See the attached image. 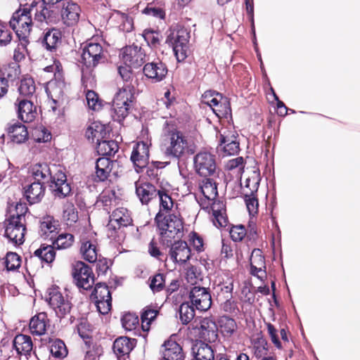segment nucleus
Here are the masks:
<instances>
[{
    "mask_svg": "<svg viewBox=\"0 0 360 360\" xmlns=\"http://www.w3.org/2000/svg\"><path fill=\"white\" fill-rule=\"evenodd\" d=\"M35 182L49 184V187L56 197L63 198L71 193L70 184L68 182L65 168L60 165L38 163L32 168Z\"/></svg>",
    "mask_w": 360,
    "mask_h": 360,
    "instance_id": "1",
    "label": "nucleus"
},
{
    "mask_svg": "<svg viewBox=\"0 0 360 360\" xmlns=\"http://www.w3.org/2000/svg\"><path fill=\"white\" fill-rule=\"evenodd\" d=\"M162 131L166 146L165 153L167 156L179 160L195 153L193 143L184 132L179 130L174 122L166 121Z\"/></svg>",
    "mask_w": 360,
    "mask_h": 360,
    "instance_id": "2",
    "label": "nucleus"
},
{
    "mask_svg": "<svg viewBox=\"0 0 360 360\" xmlns=\"http://www.w3.org/2000/svg\"><path fill=\"white\" fill-rule=\"evenodd\" d=\"M106 56L103 46L92 39L82 47L81 59L82 82L85 88L93 86L96 82L94 69L101 63H104Z\"/></svg>",
    "mask_w": 360,
    "mask_h": 360,
    "instance_id": "3",
    "label": "nucleus"
},
{
    "mask_svg": "<svg viewBox=\"0 0 360 360\" xmlns=\"http://www.w3.org/2000/svg\"><path fill=\"white\" fill-rule=\"evenodd\" d=\"M160 242L167 246L184 234V219L180 212L171 214H156L154 218Z\"/></svg>",
    "mask_w": 360,
    "mask_h": 360,
    "instance_id": "4",
    "label": "nucleus"
},
{
    "mask_svg": "<svg viewBox=\"0 0 360 360\" xmlns=\"http://www.w3.org/2000/svg\"><path fill=\"white\" fill-rule=\"evenodd\" d=\"M32 15L30 5L28 7L20 8L13 13L9 25L18 37L30 38L33 26Z\"/></svg>",
    "mask_w": 360,
    "mask_h": 360,
    "instance_id": "5",
    "label": "nucleus"
},
{
    "mask_svg": "<svg viewBox=\"0 0 360 360\" xmlns=\"http://www.w3.org/2000/svg\"><path fill=\"white\" fill-rule=\"evenodd\" d=\"M202 103L210 106L218 117H226L231 112L230 102L216 91L207 90L202 95Z\"/></svg>",
    "mask_w": 360,
    "mask_h": 360,
    "instance_id": "6",
    "label": "nucleus"
},
{
    "mask_svg": "<svg viewBox=\"0 0 360 360\" xmlns=\"http://www.w3.org/2000/svg\"><path fill=\"white\" fill-rule=\"evenodd\" d=\"M72 276L79 289L91 290L94 285L95 276L92 269L82 261H77L72 266Z\"/></svg>",
    "mask_w": 360,
    "mask_h": 360,
    "instance_id": "7",
    "label": "nucleus"
},
{
    "mask_svg": "<svg viewBox=\"0 0 360 360\" xmlns=\"http://www.w3.org/2000/svg\"><path fill=\"white\" fill-rule=\"evenodd\" d=\"M79 252L82 259L89 263L96 262L98 258V243L96 233L84 231L79 236Z\"/></svg>",
    "mask_w": 360,
    "mask_h": 360,
    "instance_id": "8",
    "label": "nucleus"
},
{
    "mask_svg": "<svg viewBox=\"0 0 360 360\" xmlns=\"http://www.w3.org/2000/svg\"><path fill=\"white\" fill-rule=\"evenodd\" d=\"M46 301L60 319L64 318L71 311L72 307L71 302L68 300V296H63L58 287L49 289Z\"/></svg>",
    "mask_w": 360,
    "mask_h": 360,
    "instance_id": "9",
    "label": "nucleus"
},
{
    "mask_svg": "<svg viewBox=\"0 0 360 360\" xmlns=\"http://www.w3.org/2000/svg\"><path fill=\"white\" fill-rule=\"evenodd\" d=\"M135 101L134 95L117 91L113 98V120L118 122L123 121L129 114Z\"/></svg>",
    "mask_w": 360,
    "mask_h": 360,
    "instance_id": "10",
    "label": "nucleus"
},
{
    "mask_svg": "<svg viewBox=\"0 0 360 360\" xmlns=\"http://www.w3.org/2000/svg\"><path fill=\"white\" fill-rule=\"evenodd\" d=\"M193 165L195 172L200 176H212L217 169L216 156L208 151L201 150L194 156Z\"/></svg>",
    "mask_w": 360,
    "mask_h": 360,
    "instance_id": "11",
    "label": "nucleus"
},
{
    "mask_svg": "<svg viewBox=\"0 0 360 360\" xmlns=\"http://www.w3.org/2000/svg\"><path fill=\"white\" fill-rule=\"evenodd\" d=\"M120 57L124 65L133 68H141L148 60L146 51L135 44L122 48Z\"/></svg>",
    "mask_w": 360,
    "mask_h": 360,
    "instance_id": "12",
    "label": "nucleus"
},
{
    "mask_svg": "<svg viewBox=\"0 0 360 360\" xmlns=\"http://www.w3.org/2000/svg\"><path fill=\"white\" fill-rule=\"evenodd\" d=\"M4 236L13 244L21 245L25 241L26 222L7 217L4 221Z\"/></svg>",
    "mask_w": 360,
    "mask_h": 360,
    "instance_id": "13",
    "label": "nucleus"
},
{
    "mask_svg": "<svg viewBox=\"0 0 360 360\" xmlns=\"http://www.w3.org/2000/svg\"><path fill=\"white\" fill-rule=\"evenodd\" d=\"M30 10L34 15V20L40 25L44 23L53 24L58 20V16L56 11L51 9L49 4L33 1L30 4Z\"/></svg>",
    "mask_w": 360,
    "mask_h": 360,
    "instance_id": "14",
    "label": "nucleus"
},
{
    "mask_svg": "<svg viewBox=\"0 0 360 360\" xmlns=\"http://www.w3.org/2000/svg\"><path fill=\"white\" fill-rule=\"evenodd\" d=\"M188 298L191 304L198 310L205 311L212 305V297L209 288L193 286L189 291Z\"/></svg>",
    "mask_w": 360,
    "mask_h": 360,
    "instance_id": "15",
    "label": "nucleus"
},
{
    "mask_svg": "<svg viewBox=\"0 0 360 360\" xmlns=\"http://www.w3.org/2000/svg\"><path fill=\"white\" fill-rule=\"evenodd\" d=\"M173 191L171 188V185L168 183L160 184V191L158 198L159 200V210L156 214H171L174 212L173 210L174 205L178 204L176 200L173 198Z\"/></svg>",
    "mask_w": 360,
    "mask_h": 360,
    "instance_id": "16",
    "label": "nucleus"
},
{
    "mask_svg": "<svg viewBox=\"0 0 360 360\" xmlns=\"http://www.w3.org/2000/svg\"><path fill=\"white\" fill-rule=\"evenodd\" d=\"M14 105L18 119L24 123L32 122L36 119L37 106L31 99L18 97Z\"/></svg>",
    "mask_w": 360,
    "mask_h": 360,
    "instance_id": "17",
    "label": "nucleus"
},
{
    "mask_svg": "<svg viewBox=\"0 0 360 360\" xmlns=\"http://www.w3.org/2000/svg\"><path fill=\"white\" fill-rule=\"evenodd\" d=\"M219 147L223 156L234 155L240 150V143L236 131H224L219 135Z\"/></svg>",
    "mask_w": 360,
    "mask_h": 360,
    "instance_id": "18",
    "label": "nucleus"
},
{
    "mask_svg": "<svg viewBox=\"0 0 360 360\" xmlns=\"http://www.w3.org/2000/svg\"><path fill=\"white\" fill-rule=\"evenodd\" d=\"M132 68L126 65L117 68L118 74L123 82V86L118 89V92L135 96V88L138 86L139 81Z\"/></svg>",
    "mask_w": 360,
    "mask_h": 360,
    "instance_id": "19",
    "label": "nucleus"
},
{
    "mask_svg": "<svg viewBox=\"0 0 360 360\" xmlns=\"http://www.w3.org/2000/svg\"><path fill=\"white\" fill-rule=\"evenodd\" d=\"M82 9L79 4L72 0L63 3L60 9V18L63 23L67 27L76 25L80 18Z\"/></svg>",
    "mask_w": 360,
    "mask_h": 360,
    "instance_id": "20",
    "label": "nucleus"
},
{
    "mask_svg": "<svg viewBox=\"0 0 360 360\" xmlns=\"http://www.w3.org/2000/svg\"><path fill=\"white\" fill-rule=\"evenodd\" d=\"M168 72L167 66L159 58L152 62H146L143 67V73L146 77L154 82L162 81Z\"/></svg>",
    "mask_w": 360,
    "mask_h": 360,
    "instance_id": "21",
    "label": "nucleus"
},
{
    "mask_svg": "<svg viewBox=\"0 0 360 360\" xmlns=\"http://www.w3.org/2000/svg\"><path fill=\"white\" fill-rule=\"evenodd\" d=\"M168 255L174 263L184 264L191 257V250L184 240H178L172 243Z\"/></svg>",
    "mask_w": 360,
    "mask_h": 360,
    "instance_id": "22",
    "label": "nucleus"
},
{
    "mask_svg": "<svg viewBox=\"0 0 360 360\" xmlns=\"http://www.w3.org/2000/svg\"><path fill=\"white\" fill-rule=\"evenodd\" d=\"M160 184L156 186L150 182L136 183V194L142 205H148L159 195Z\"/></svg>",
    "mask_w": 360,
    "mask_h": 360,
    "instance_id": "23",
    "label": "nucleus"
},
{
    "mask_svg": "<svg viewBox=\"0 0 360 360\" xmlns=\"http://www.w3.org/2000/svg\"><path fill=\"white\" fill-rule=\"evenodd\" d=\"M149 156L148 145L143 141H140L134 145L130 159L136 168L141 169L147 166Z\"/></svg>",
    "mask_w": 360,
    "mask_h": 360,
    "instance_id": "24",
    "label": "nucleus"
},
{
    "mask_svg": "<svg viewBox=\"0 0 360 360\" xmlns=\"http://www.w3.org/2000/svg\"><path fill=\"white\" fill-rule=\"evenodd\" d=\"M162 347V355L167 360H185L186 352L184 351L183 347L175 340L173 335L165 341Z\"/></svg>",
    "mask_w": 360,
    "mask_h": 360,
    "instance_id": "25",
    "label": "nucleus"
},
{
    "mask_svg": "<svg viewBox=\"0 0 360 360\" xmlns=\"http://www.w3.org/2000/svg\"><path fill=\"white\" fill-rule=\"evenodd\" d=\"M199 330L200 338L208 342H214L218 338V327L214 321L210 317L202 319L199 323V326H196Z\"/></svg>",
    "mask_w": 360,
    "mask_h": 360,
    "instance_id": "26",
    "label": "nucleus"
},
{
    "mask_svg": "<svg viewBox=\"0 0 360 360\" xmlns=\"http://www.w3.org/2000/svg\"><path fill=\"white\" fill-rule=\"evenodd\" d=\"M116 162L106 157L96 160L94 181L96 183L104 182L108 179Z\"/></svg>",
    "mask_w": 360,
    "mask_h": 360,
    "instance_id": "27",
    "label": "nucleus"
},
{
    "mask_svg": "<svg viewBox=\"0 0 360 360\" xmlns=\"http://www.w3.org/2000/svg\"><path fill=\"white\" fill-rule=\"evenodd\" d=\"M56 250L52 245L46 243L41 244L39 248L35 250L30 259H26V265L28 262H31L34 258L38 259L42 266L44 264H51L56 258Z\"/></svg>",
    "mask_w": 360,
    "mask_h": 360,
    "instance_id": "28",
    "label": "nucleus"
},
{
    "mask_svg": "<svg viewBox=\"0 0 360 360\" xmlns=\"http://www.w3.org/2000/svg\"><path fill=\"white\" fill-rule=\"evenodd\" d=\"M12 343L13 348L15 350L18 356H25L27 359L31 356L34 344L30 335L18 334L13 338Z\"/></svg>",
    "mask_w": 360,
    "mask_h": 360,
    "instance_id": "29",
    "label": "nucleus"
},
{
    "mask_svg": "<svg viewBox=\"0 0 360 360\" xmlns=\"http://www.w3.org/2000/svg\"><path fill=\"white\" fill-rule=\"evenodd\" d=\"M137 340L134 338H129L126 336H121L115 339L113 342L112 349L118 360L122 357H129L130 352L136 345Z\"/></svg>",
    "mask_w": 360,
    "mask_h": 360,
    "instance_id": "30",
    "label": "nucleus"
},
{
    "mask_svg": "<svg viewBox=\"0 0 360 360\" xmlns=\"http://www.w3.org/2000/svg\"><path fill=\"white\" fill-rule=\"evenodd\" d=\"M200 189L205 197V200H202L200 205L202 209H207L210 202L218 196L217 183L212 179L205 178L200 184Z\"/></svg>",
    "mask_w": 360,
    "mask_h": 360,
    "instance_id": "31",
    "label": "nucleus"
},
{
    "mask_svg": "<svg viewBox=\"0 0 360 360\" xmlns=\"http://www.w3.org/2000/svg\"><path fill=\"white\" fill-rule=\"evenodd\" d=\"M51 326L50 320L46 312H39L30 321L29 328L33 335L41 336L46 334Z\"/></svg>",
    "mask_w": 360,
    "mask_h": 360,
    "instance_id": "32",
    "label": "nucleus"
},
{
    "mask_svg": "<svg viewBox=\"0 0 360 360\" xmlns=\"http://www.w3.org/2000/svg\"><path fill=\"white\" fill-rule=\"evenodd\" d=\"M259 173L255 172V177H253L252 188H250V192L246 191L244 193V200L250 214H257L258 212L259 202L256 193L259 188Z\"/></svg>",
    "mask_w": 360,
    "mask_h": 360,
    "instance_id": "33",
    "label": "nucleus"
},
{
    "mask_svg": "<svg viewBox=\"0 0 360 360\" xmlns=\"http://www.w3.org/2000/svg\"><path fill=\"white\" fill-rule=\"evenodd\" d=\"M191 353L193 360H214L213 349L202 340H196L193 343Z\"/></svg>",
    "mask_w": 360,
    "mask_h": 360,
    "instance_id": "34",
    "label": "nucleus"
},
{
    "mask_svg": "<svg viewBox=\"0 0 360 360\" xmlns=\"http://www.w3.org/2000/svg\"><path fill=\"white\" fill-rule=\"evenodd\" d=\"M250 274L258 278H262L259 274H266V262L264 256L260 249L255 248L250 258Z\"/></svg>",
    "mask_w": 360,
    "mask_h": 360,
    "instance_id": "35",
    "label": "nucleus"
},
{
    "mask_svg": "<svg viewBox=\"0 0 360 360\" xmlns=\"http://www.w3.org/2000/svg\"><path fill=\"white\" fill-rule=\"evenodd\" d=\"M46 187L41 182H33L24 188V196L30 205L41 201L45 194Z\"/></svg>",
    "mask_w": 360,
    "mask_h": 360,
    "instance_id": "36",
    "label": "nucleus"
},
{
    "mask_svg": "<svg viewBox=\"0 0 360 360\" xmlns=\"http://www.w3.org/2000/svg\"><path fill=\"white\" fill-rule=\"evenodd\" d=\"M6 131L8 136L14 143H22L28 139L27 129L20 122L9 124Z\"/></svg>",
    "mask_w": 360,
    "mask_h": 360,
    "instance_id": "37",
    "label": "nucleus"
},
{
    "mask_svg": "<svg viewBox=\"0 0 360 360\" xmlns=\"http://www.w3.org/2000/svg\"><path fill=\"white\" fill-rule=\"evenodd\" d=\"M250 343L252 353L257 359H261L268 354V342L262 331L251 338Z\"/></svg>",
    "mask_w": 360,
    "mask_h": 360,
    "instance_id": "38",
    "label": "nucleus"
},
{
    "mask_svg": "<svg viewBox=\"0 0 360 360\" xmlns=\"http://www.w3.org/2000/svg\"><path fill=\"white\" fill-rule=\"evenodd\" d=\"M108 132L106 131L105 125L99 122L91 123L86 129L85 136L91 141V143L98 142L103 139H107Z\"/></svg>",
    "mask_w": 360,
    "mask_h": 360,
    "instance_id": "39",
    "label": "nucleus"
},
{
    "mask_svg": "<svg viewBox=\"0 0 360 360\" xmlns=\"http://www.w3.org/2000/svg\"><path fill=\"white\" fill-rule=\"evenodd\" d=\"M219 327L221 334L227 339L233 338L238 330V325L235 319L227 316H222L219 319Z\"/></svg>",
    "mask_w": 360,
    "mask_h": 360,
    "instance_id": "40",
    "label": "nucleus"
},
{
    "mask_svg": "<svg viewBox=\"0 0 360 360\" xmlns=\"http://www.w3.org/2000/svg\"><path fill=\"white\" fill-rule=\"evenodd\" d=\"M18 90L20 98L31 99L37 90L34 79L31 76H24L20 80Z\"/></svg>",
    "mask_w": 360,
    "mask_h": 360,
    "instance_id": "41",
    "label": "nucleus"
},
{
    "mask_svg": "<svg viewBox=\"0 0 360 360\" xmlns=\"http://www.w3.org/2000/svg\"><path fill=\"white\" fill-rule=\"evenodd\" d=\"M62 33L57 28L49 29L45 33L43 38V44L49 51H55L58 45L61 42Z\"/></svg>",
    "mask_w": 360,
    "mask_h": 360,
    "instance_id": "42",
    "label": "nucleus"
},
{
    "mask_svg": "<svg viewBox=\"0 0 360 360\" xmlns=\"http://www.w3.org/2000/svg\"><path fill=\"white\" fill-rule=\"evenodd\" d=\"M21 73L20 66L17 63H10L2 66L0 70V77L7 83L13 82L19 78Z\"/></svg>",
    "mask_w": 360,
    "mask_h": 360,
    "instance_id": "43",
    "label": "nucleus"
},
{
    "mask_svg": "<svg viewBox=\"0 0 360 360\" xmlns=\"http://www.w3.org/2000/svg\"><path fill=\"white\" fill-rule=\"evenodd\" d=\"M59 226V221L55 219L53 216H44L40 221V234L41 236L49 237L50 234L57 232Z\"/></svg>",
    "mask_w": 360,
    "mask_h": 360,
    "instance_id": "44",
    "label": "nucleus"
},
{
    "mask_svg": "<svg viewBox=\"0 0 360 360\" xmlns=\"http://www.w3.org/2000/svg\"><path fill=\"white\" fill-rule=\"evenodd\" d=\"M160 310L156 306L148 305L143 309L141 314V327L143 331H148L153 321L159 314Z\"/></svg>",
    "mask_w": 360,
    "mask_h": 360,
    "instance_id": "45",
    "label": "nucleus"
},
{
    "mask_svg": "<svg viewBox=\"0 0 360 360\" xmlns=\"http://www.w3.org/2000/svg\"><path fill=\"white\" fill-rule=\"evenodd\" d=\"M190 33L186 29L182 27L177 30H173L167 36L166 43L169 45L188 44Z\"/></svg>",
    "mask_w": 360,
    "mask_h": 360,
    "instance_id": "46",
    "label": "nucleus"
},
{
    "mask_svg": "<svg viewBox=\"0 0 360 360\" xmlns=\"http://www.w3.org/2000/svg\"><path fill=\"white\" fill-rule=\"evenodd\" d=\"M119 149L117 143L114 140L102 139L96 142V151L100 155H114Z\"/></svg>",
    "mask_w": 360,
    "mask_h": 360,
    "instance_id": "47",
    "label": "nucleus"
},
{
    "mask_svg": "<svg viewBox=\"0 0 360 360\" xmlns=\"http://www.w3.org/2000/svg\"><path fill=\"white\" fill-rule=\"evenodd\" d=\"M75 243V236L69 233L59 234L52 242L55 250H67L70 248Z\"/></svg>",
    "mask_w": 360,
    "mask_h": 360,
    "instance_id": "48",
    "label": "nucleus"
},
{
    "mask_svg": "<svg viewBox=\"0 0 360 360\" xmlns=\"http://www.w3.org/2000/svg\"><path fill=\"white\" fill-rule=\"evenodd\" d=\"M148 283L153 293L160 292L165 289L166 274L163 273H156L149 277Z\"/></svg>",
    "mask_w": 360,
    "mask_h": 360,
    "instance_id": "49",
    "label": "nucleus"
},
{
    "mask_svg": "<svg viewBox=\"0 0 360 360\" xmlns=\"http://www.w3.org/2000/svg\"><path fill=\"white\" fill-rule=\"evenodd\" d=\"M110 219L118 222L124 227H126L132 223V219L130 217L128 210L123 207L115 209L110 216Z\"/></svg>",
    "mask_w": 360,
    "mask_h": 360,
    "instance_id": "50",
    "label": "nucleus"
},
{
    "mask_svg": "<svg viewBox=\"0 0 360 360\" xmlns=\"http://www.w3.org/2000/svg\"><path fill=\"white\" fill-rule=\"evenodd\" d=\"M194 306L189 302H183L179 307V317L182 324L186 325L190 323L195 316Z\"/></svg>",
    "mask_w": 360,
    "mask_h": 360,
    "instance_id": "51",
    "label": "nucleus"
},
{
    "mask_svg": "<svg viewBox=\"0 0 360 360\" xmlns=\"http://www.w3.org/2000/svg\"><path fill=\"white\" fill-rule=\"evenodd\" d=\"M142 35L148 45L151 48L157 49L160 46L162 37L159 31L146 29L143 31Z\"/></svg>",
    "mask_w": 360,
    "mask_h": 360,
    "instance_id": "52",
    "label": "nucleus"
},
{
    "mask_svg": "<svg viewBox=\"0 0 360 360\" xmlns=\"http://www.w3.org/2000/svg\"><path fill=\"white\" fill-rule=\"evenodd\" d=\"M117 200L115 191L110 190L101 194L99 202L102 204L103 209L110 212L111 208L116 205Z\"/></svg>",
    "mask_w": 360,
    "mask_h": 360,
    "instance_id": "53",
    "label": "nucleus"
},
{
    "mask_svg": "<svg viewBox=\"0 0 360 360\" xmlns=\"http://www.w3.org/2000/svg\"><path fill=\"white\" fill-rule=\"evenodd\" d=\"M50 352L56 358H64L68 353L65 342L60 339H56L50 342Z\"/></svg>",
    "mask_w": 360,
    "mask_h": 360,
    "instance_id": "54",
    "label": "nucleus"
},
{
    "mask_svg": "<svg viewBox=\"0 0 360 360\" xmlns=\"http://www.w3.org/2000/svg\"><path fill=\"white\" fill-rule=\"evenodd\" d=\"M91 298L93 300H110L112 299L110 291L108 286L105 283H98L95 285L94 290L91 293Z\"/></svg>",
    "mask_w": 360,
    "mask_h": 360,
    "instance_id": "55",
    "label": "nucleus"
},
{
    "mask_svg": "<svg viewBox=\"0 0 360 360\" xmlns=\"http://www.w3.org/2000/svg\"><path fill=\"white\" fill-rule=\"evenodd\" d=\"M32 136L37 143H46L50 141L52 138L50 131L43 125L35 127L32 133Z\"/></svg>",
    "mask_w": 360,
    "mask_h": 360,
    "instance_id": "56",
    "label": "nucleus"
},
{
    "mask_svg": "<svg viewBox=\"0 0 360 360\" xmlns=\"http://www.w3.org/2000/svg\"><path fill=\"white\" fill-rule=\"evenodd\" d=\"M21 257L16 252H8L5 257L4 264L7 271H15L21 266Z\"/></svg>",
    "mask_w": 360,
    "mask_h": 360,
    "instance_id": "57",
    "label": "nucleus"
},
{
    "mask_svg": "<svg viewBox=\"0 0 360 360\" xmlns=\"http://www.w3.org/2000/svg\"><path fill=\"white\" fill-rule=\"evenodd\" d=\"M27 211L28 208L25 203L18 202L13 208L9 207L8 217H13L15 219L26 222L25 214Z\"/></svg>",
    "mask_w": 360,
    "mask_h": 360,
    "instance_id": "58",
    "label": "nucleus"
},
{
    "mask_svg": "<svg viewBox=\"0 0 360 360\" xmlns=\"http://www.w3.org/2000/svg\"><path fill=\"white\" fill-rule=\"evenodd\" d=\"M233 278L229 275H225V278H222L219 281L218 287L224 295V298H232V292L233 290Z\"/></svg>",
    "mask_w": 360,
    "mask_h": 360,
    "instance_id": "59",
    "label": "nucleus"
},
{
    "mask_svg": "<svg viewBox=\"0 0 360 360\" xmlns=\"http://www.w3.org/2000/svg\"><path fill=\"white\" fill-rule=\"evenodd\" d=\"M19 44L14 49L13 58L15 60L14 63H18L25 59V52L27 51V46L30 44V38H20L18 37Z\"/></svg>",
    "mask_w": 360,
    "mask_h": 360,
    "instance_id": "60",
    "label": "nucleus"
},
{
    "mask_svg": "<svg viewBox=\"0 0 360 360\" xmlns=\"http://www.w3.org/2000/svg\"><path fill=\"white\" fill-rule=\"evenodd\" d=\"M86 99L89 108L93 110H99L103 106V100L99 98L97 93L88 90L86 93Z\"/></svg>",
    "mask_w": 360,
    "mask_h": 360,
    "instance_id": "61",
    "label": "nucleus"
},
{
    "mask_svg": "<svg viewBox=\"0 0 360 360\" xmlns=\"http://www.w3.org/2000/svg\"><path fill=\"white\" fill-rule=\"evenodd\" d=\"M122 324L127 330H134L139 323V316L134 313H126L121 319Z\"/></svg>",
    "mask_w": 360,
    "mask_h": 360,
    "instance_id": "62",
    "label": "nucleus"
},
{
    "mask_svg": "<svg viewBox=\"0 0 360 360\" xmlns=\"http://www.w3.org/2000/svg\"><path fill=\"white\" fill-rule=\"evenodd\" d=\"M229 233L233 241L240 242L245 238L247 229L243 225H233L230 229Z\"/></svg>",
    "mask_w": 360,
    "mask_h": 360,
    "instance_id": "63",
    "label": "nucleus"
},
{
    "mask_svg": "<svg viewBox=\"0 0 360 360\" xmlns=\"http://www.w3.org/2000/svg\"><path fill=\"white\" fill-rule=\"evenodd\" d=\"M63 219L69 226L72 225L78 220V212L73 205H69L63 211Z\"/></svg>",
    "mask_w": 360,
    "mask_h": 360,
    "instance_id": "64",
    "label": "nucleus"
}]
</instances>
